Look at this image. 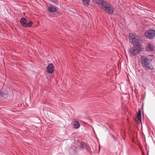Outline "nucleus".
I'll use <instances>...</instances> for the list:
<instances>
[{
	"instance_id": "obj_1",
	"label": "nucleus",
	"mask_w": 155,
	"mask_h": 155,
	"mask_svg": "<svg viewBox=\"0 0 155 155\" xmlns=\"http://www.w3.org/2000/svg\"><path fill=\"white\" fill-rule=\"evenodd\" d=\"M130 41L134 45L128 51L129 53L131 56L138 54L141 51L140 49L139 43L141 42V39L135 34L130 33L129 35Z\"/></svg>"
},
{
	"instance_id": "obj_11",
	"label": "nucleus",
	"mask_w": 155,
	"mask_h": 155,
	"mask_svg": "<svg viewBox=\"0 0 155 155\" xmlns=\"http://www.w3.org/2000/svg\"><path fill=\"white\" fill-rule=\"evenodd\" d=\"M82 1L85 5H88L90 2V0H82Z\"/></svg>"
},
{
	"instance_id": "obj_6",
	"label": "nucleus",
	"mask_w": 155,
	"mask_h": 155,
	"mask_svg": "<svg viewBox=\"0 0 155 155\" xmlns=\"http://www.w3.org/2000/svg\"><path fill=\"white\" fill-rule=\"evenodd\" d=\"M154 46L152 44H148L146 48V50L147 51H153L154 48Z\"/></svg>"
},
{
	"instance_id": "obj_18",
	"label": "nucleus",
	"mask_w": 155,
	"mask_h": 155,
	"mask_svg": "<svg viewBox=\"0 0 155 155\" xmlns=\"http://www.w3.org/2000/svg\"><path fill=\"white\" fill-rule=\"evenodd\" d=\"M137 114H141V112L139 109L138 110V112Z\"/></svg>"
},
{
	"instance_id": "obj_16",
	"label": "nucleus",
	"mask_w": 155,
	"mask_h": 155,
	"mask_svg": "<svg viewBox=\"0 0 155 155\" xmlns=\"http://www.w3.org/2000/svg\"><path fill=\"white\" fill-rule=\"evenodd\" d=\"M153 57H152V58L151 57H149V61H151L153 59V55H151Z\"/></svg>"
},
{
	"instance_id": "obj_12",
	"label": "nucleus",
	"mask_w": 155,
	"mask_h": 155,
	"mask_svg": "<svg viewBox=\"0 0 155 155\" xmlns=\"http://www.w3.org/2000/svg\"><path fill=\"white\" fill-rule=\"evenodd\" d=\"M48 10L50 12H54L56 11V9L55 8L53 7H51L49 8L48 9Z\"/></svg>"
},
{
	"instance_id": "obj_15",
	"label": "nucleus",
	"mask_w": 155,
	"mask_h": 155,
	"mask_svg": "<svg viewBox=\"0 0 155 155\" xmlns=\"http://www.w3.org/2000/svg\"><path fill=\"white\" fill-rule=\"evenodd\" d=\"M54 1V2L55 3V4L57 5H58L59 4V2L57 0H53Z\"/></svg>"
},
{
	"instance_id": "obj_10",
	"label": "nucleus",
	"mask_w": 155,
	"mask_h": 155,
	"mask_svg": "<svg viewBox=\"0 0 155 155\" xmlns=\"http://www.w3.org/2000/svg\"><path fill=\"white\" fill-rule=\"evenodd\" d=\"M137 122L138 123L141 122V114H137Z\"/></svg>"
},
{
	"instance_id": "obj_7",
	"label": "nucleus",
	"mask_w": 155,
	"mask_h": 155,
	"mask_svg": "<svg viewBox=\"0 0 155 155\" xmlns=\"http://www.w3.org/2000/svg\"><path fill=\"white\" fill-rule=\"evenodd\" d=\"M80 148H84L87 150H89L90 149L88 145L85 143L84 142H82L80 144Z\"/></svg>"
},
{
	"instance_id": "obj_14",
	"label": "nucleus",
	"mask_w": 155,
	"mask_h": 155,
	"mask_svg": "<svg viewBox=\"0 0 155 155\" xmlns=\"http://www.w3.org/2000/svg\"><path fill=\"white\" fill-rule=\"evenodd\" d=\"M4 95V94L3 92L1 90H0V97H1L3 96Z\"/></svg>"
},
{
	"instance_id": "obj_9",
	"label": "nucleus",
	"mask_w": 155,
	"mask_h": 155,
	"mask_svg": "<svg viewBox=\"0 0 155 155\" xmlns=\"http://www.w3.org/2000/svg\"><path fill=\"white\" fill-rule=\"evenodd\" d=\"M20 22L21 25L24 27H27L26 24L27 21L26 19L25 18H22L20 20Z\"/></svg>"
},
{
	"instance_id": "obj_2",
	"label": "nucleus",
	"mask_w": 155,
	"mask_h": 155,
	"mask_svg": "<svg viewBox=\"0 0 155 155\" xmlns=\"http://www.w3.org/2000/svg\"><path fill=\"white\" fill-rule=\"evenodd\" d=\"M94 2L98 4H101L102 8L107 13L111 14L113 13L114 11V9L110 4L103 0H92Z\"/></svg>"
},
{
	"instance_id": "obj_4",
	"label": "nucleus",
	"mask_w": 155,
	"mask_h": 155,
	"mask_svg": "<svg viewBox=\"0 0 155 155\" xmlns=\"http://www.w3.org/2000/svg\"><path fill=\"white\" fill-rule=\"evenodd\" d=\"M145 35L147 38L152 39L155 37V31L150 29L146 31L145 33Z\"/></svg>"
},
{
	"instance_id": "obj_17",
	"label": "nucleus",
	"mask_w": 155,
	"mask_h": 155,
	"mask_svg": "<svg viewBox=\"0 0 155 155\" xmlns=\"http://www.w3.org/2000/svg\"><path fill=\"white\" fill-rule=\"evenodd\" d=\"M112 137L114 139V141H116V139L115 137H114V136L112 135V134H110Z\"/></svg>"
},
{
	"instance_id": "obj_8",
	"label": "nucleus",
	"mask_w": 155,
	"mask_h": 155,
	"mask_svg": "<svg viewBox=\"0 0 155 155\" xmlns=\"http://www.w3.org/2000/svg\"><path fill=\"white\" fill-rule=\"evenodd\" d=\"M72 123L74 129H78L80 127V124L77 121L74 120L72 122Z\"/></svg>"
},
{
	"instance_id": "obj_3",
	"label": "nucleus",
	"mask_w": 155,
	"mask_h": 155,
	"mask_svg": "<svg viewBox=\"0 0 155 155\" xmlns=\"http://www.w3.org/2000/svg\"><path fill=\"white\" fill-rule=\"evenodd\" d=\"M152 55H148L147 57L143 56L140 57L141 64L143 67L149 70H152L153 69V68L152 67L149 59L150 57L152 58Z\"/></svg>"
},
{
	"instance_id": "obj_5",
	"label": "nucleus",
	"mask_w": 155,
	"mask_h": 155,
	"mask_svg": "<svg viewBox=\"0 0 155 155\" xmlns=\"http://www.w3.org/2000/svg\"><path fill=\"white\" fill-rule=\"evenodd\" d=\"M47 72L49 74H52L54 71L53 65L51 64H49L47 67Z\"/></svg>"
},
{
	"instance_id": "obj_19",
	"label": "nucleus",
	"mask_w": 155,
	"mask_h": 155,
	"mask_svg": "<svg viewBox=\"0 0 155 155\" xmlns=\"http://www.w3.org/2000/svg\"><path fill=\"white\" fill-rule=\"evenodd\" d=\"M123 132H122V136H123Z\"/></svg>"
},
{
	"instance_id": "obj_13",
	"label": "nucleus",
	"mask_w": 155,
	"mask_h": 155,
	"mask_svg": "<svg viewBox=\"0 0 155 155\" xmlns=\"http://www.w3.org/2000/svg\"><path fill=\"white\" fill-rule=\"evenodd\" d=\"M33 24V22L31 21H29L28 23L27 22L26 25H27V27H31Z\"/></svg>"
}]
</instances>
